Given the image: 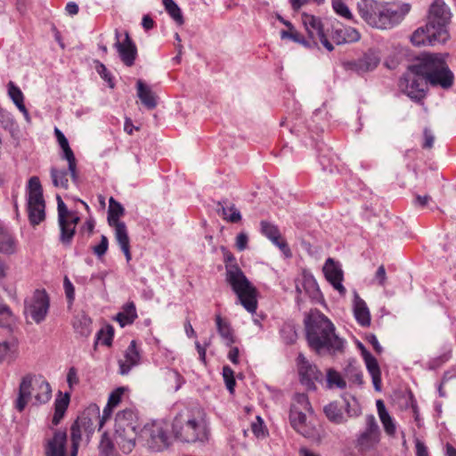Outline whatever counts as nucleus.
Wrapping results in <instances>:
<instances>
[{
	"label": "nucleus",
	"mask_w": 456,
	"mask_h": 456,
	"mask_svg": "<svg viewBox=\"0 0 456 456\" xmlns=\"http://www.w3.org/2000/svg\"><path fill=\"white\" fill-rule=\"evenodd\" d=\"M305 338L309 347L318 354L343 353L345 341L336 334L331 321L317 309H312L304 319Z\"/></svg>",
	"instance_id": "1"
},
{
	"label": "nucleus",
	"mask_w": 456,
	"mask_h": 456,
	"mask_svg": "<svg viewBox=\"0 0 456 456\" xmlns=\"http://www.w3.org/2000/svg\"><path fill=\"white\" fill-rule=\"evenodd\" d=\"M409 4H389L376 0H360L357 11L361 18L370 27L387 29L399 24L410 12Z\"/></svg>",
	"instance_id": "2"
},
{
	"label": "nucleus",
	"mask_w": 456,
	"mask_h": 456,
	"mask_svg": "<svg viewBox=\"0 0 456 456\" xmlns=\"http://www.w3.org/2000/svg\"><path fill=\"white\" fill-rule=\"evenodd\" d=\"M225 266V281L231 286L241 305L253 314L257 309L256 288L248 281L239 266L234 255L224 246L221 247Z\"/></svg>",
	"instance_id": "3"
},
{
	"label": "nucleus",
	"mask_w": 456,
	"mask_h": 456,
	"mask_svg": "<svg viewBox=\"0 0 456 456\" xmlns=\"http://www.w3.org/2000/svg\"><path fill=\"white\" fill-rule=\"evenodd\" d=\"M175 437L183 443L204 442L208 439L206 413L200 407L179 412L172 423Z\"/></svg>",
	"instance_id": "4"
},
{
	"label": "nucleus",
	"mask_w": 456,
	"mask_h": 456,
	"mask_svg": "<svg viewBox=\"0 0 456 456\" xmlns=\"http://www.w3.org/2000/svg\"><path fill=\"white\" fill-rule=\"evenodd\" d=\"M410 69L427 79L432 86L449 89L453 85V73L440 53H422L416 57Z\"/></svg>",
	"instance_id": "5"
},
{
	"label": "nucleus",
	"mask_w": 456,
	"mask_h": 456,
	"mask_svg": "<svg viewBox=\"0 0 456 456\" xmlns=\"http://www.w3.org/2000/svg\"><path fill=\"white\" fill-rule=\"evenodd\" d=\"M51 397L52 388L45 378L42 375L27 373L20 379L14 406L19 412H22L33 399L34 404L40 405L46 403Z\"/></svg>",
	"instance_id": "6"
},
{
	"label": "nucleus",
	"mask_w": 456,
	"mask_h": 456,
	"mask_svg": "<svg viewBox=\"0 0 456 456\" xmlns=\"http://www.w3.org/2000/svg\"><path fill=\"white\" fill-rule=\"evenodd\" d=\"M27 210L32 226L38 225L45 219V201L38 176H32L28 180Z\"/></svg>",
	"instance_id": "7"
},
{
	"label": "nucleus",
	"mask_w": 456,
	"mask_h": 456,
	"mask_svg": "<svg viewBox=\"0 0 456 456\" xmlns=\"http://www.w3.org/2000/svg\"><path fill=\"white\" fill-rule=\"evenodd\" d=\"M301 20L307 34L305 37V41L311 43L310 45H305V48L312 49L322 45L329 52L334 50V46L324 30L321 18L303 12L301 14Z\"/></svg>",
	"instance_id": "8"
},
{
	"label": "nucleus",
	"mask_w": 456,
	"mask_h": 456,
	"mask_svg": "<svg viewBox=\"0 0 456 456\" xmlns=\"http://www.w3.org/2000/svg\"><path fill=\"white\" fill-rule=\"evenodd\" d=\"M58 202V222L61 229L60 241L64 246H69L76 233V227L80 221L77 213L68 209L60 196H57Z\"/></svg>",
	"instance_id": "9"
},
{
	"label": "nucleus",
	"mask_w": 456,
	"mask_h": 456,
	"mask_svg": "<svg viewBox=\"0 0 456 456\" xmlns=\"http://www.w3.org/2000/svg\"><path fill=\"white\" fill-rule=\"evenodd\" d=\"M429 82L419 74L411 70L410 66L407 71L399 80V87L411 100L420 102L424 100L428 90Z\"/></svg>",
	"instance_id": "10"
},
{
	"label": "nucleus",
	"mask_w": 456,
	"mask_h": 456,
	"mask_svg": "<svg viewBox=\"0 0 456 456\" xmlns=\"http://www.w3.org/2000/svg\"><path fill=\"white\" fill-rule=\"evenodd\" d=\"M296 362L300 383L308 390H315V383H322L323 380L322 372L315 364L311 363L302 353L298 354Z\"/></svg>",
	"instance_id": "11"
},
{
	"label": "nucleus",
	"mask_w": 456,
	"mask_h": 456,
	"mask_svg": "<svg viewBox=\"0 0 456 456\" xmlns=\"http://www.w3.org/2000/svg\"><path fill=\"white\" fill-rule=\"evenodd\" d=\"M366 428L357 438L356 448L361 453L375 448L379 441V428L373 415H368L365 419Z\"/></svg>",
	"instance_id": "12"
},
{
	"label": "nucleus",
	"mask_w": 456,
	"mask_h": 456,
	"mask_svg": "<svg viewBox=\"0 0 456 456\" xmlns=\"http://www.w3.org/2000/svg\"><path fill=\"white\" fill-rule=\"evenodd\" d=\"M451 19V12L444 0H434L429 7L428 23L437 31L448 32L446 27Z\"/></svg>",
	"instance_id": "13"
},
{
	"label": "nucleus",
	"mask_w": 456,
	"mask_h": 456,
	"mask_svg": "<svg viewBox=\"0 0 456 456\" xmlns=\"http://www.w3.org/2000/svg\"><path fill=\"white\" fill-rule=\"evenodd\" d=\"M50 308V297L45 289H37L26 309L37 323L43 322Z\"/></svg>",
	"instance_id": "14"
},
{
	"label": "nucleus",
	"mask_w": 456,
	"mask_h": 456,
	"mask_svg": "<svg viewBox=\"0 0 456 456\" xmlns=\"http://www.w3.org/2000/svg\"><path fill=\"white\" fill-rule=\"evenodd\" d=\"M449 38V33L444 31H437L429 28V24L417 28L411 36V42L416 46L430 45H434L436 43H444Z\"/></svg>",
	"instance_id": "15"
},
{
	"label": "nucleus",
	"mask_w": 456,
	"mask_h": 456,
	"mask_svg": "<svg viewBox=\"0 0 456 456\" xmlns=\"http://www.w3.org/2000/svg\"><path fill=\"white\" fill-rule=\"evenodd\" d=\"M141 436L146 439L148 447L152 451H162L168 446V436L160 425L144 427L141 430Z\"/></svg>",
	"instance_id": "16"
},
{
	"label": "nucleus",
	"mask_w": 456,
	"mask_h": 456,
	"mask_svg": "<svg viewBox=\"0 0 456 456\" xmlns=\"http://www.w3.org/2000/svg\"><path fill=\"white\" fill-rule=\"evenodd\" d=\"M94 430V422L86 413L78 416L70 427L71 450L69 456H77L82 440V432L91 433Z\"/></svg>",
	"instance_id": "17"
},
{
	"label": "nucleus",
	"mask_w": 456,
	"mask_h": 456,
	"mask_svg": "<svg viewBox=\"0 0 456 456\" xmlns=\"http://www.w3.org/2000/svg\"><path fill=\"white\" fill-rule=\"evenodd\" d=\"M118 35V32L116 31L117 42L114 46L117 49L123 64L126 67H132L134 65L135 60L138 56L137 47L127 31L125 32V38L123 41H119Z\"/></svg>",
	"instance_id": "18"
},
{
	"label": "nucleus",
	"mask_w": 456,
	"mask_h": 456,
	"mask_svg": "<svg viewBox=\"0 0 456 456\" xmlns=\"http://www.w3.org/2000/svg\"><path fill=\"white\" fill-rule=\"evenodd\" d=\"M53 436L45 439V456H66L67 432L66 430L54 429Z\"/></svg>",
	"instance_id": "19"
},
{
	"label": "nucleus",
	"mask_w": 456,
	"mask_h": 456,
	"mask_svg": "<svg viewBox=\"0 0 456 456\" xmlns=\"http://www.w3.org/2000/svg\"><path fill=\"white\" fill-rule=\"evenodd\" d=\"M140 425L134 411L126 409L119 411L115 419V433H139Z\"/></svg>",
	"instance_id": "20"
},
{
	"label": "nucleus",
	"mask_w": 456,
	"mask_h": 456,
	"mask_svg": "<svg viewBox=\"0 0 456 456\" xmlns=\"http://www.w3.org/2000/svg\"><path fill=\"white\" fill-rule=\"evenodd\" d=\"M322 271L326 280L333 288L341 295H345L346 289L342 284L344 274L339 264L330 257L326 260Z\"/></svg>",
	"instance_id": "21"
},
{
	"label": "nucleus",
	"mask_w": 456,
	"mask_h": 456,
	"mask_svg": "<svg viewBox=\"0 0 456 456\" xmlns=\"http://www.w3.org/2000/svg\"><path fill=\"white\" fill-rule=\"evenodd\" d=\"M261 232L273 241L287 256L291 255L290 248L286 240L281 236L278 226L267 222L262 221Z\"/></svg>",
	"instance_id": "22"
},
{
	"label": "nucleus",
	"mask_w": 456,
	"mask_h": 456,
	"mask_svg": "<svg viewBox=\"0 0 456 456\" xmlns=\"http://www.w3.org/2000/svg\"><path fill=\"white\" fill-rule=\"evenodd\" d=\"M71 325L77 338H87L92 334L93 321L85 311H79L74 314Z\"/></svg>",
	"instance_id": "23"
},
{
	"label": "nucleus",
	"mask_w": 456,
	"mask_h": 456,
	"mask_svg": "<svg viewBox=\"0 0 456 456\" xmlns=\"http://www.w3.org/2000/svg\"><path fill=\"white\" fill-rule=\"evenodd\" d=\"M124 358V360L118 361L119 373L121 375L127 374L134 366L140 363L141 354L135 340L131 341L125 351Z\"/></svg>",
	"instance_id": "24"
},
{
	"label": "nucleus",
	"mask_w": 456,
	"mask_h": 456,
	"mask_svg": "<svg viewBox=\"0 0 456 456\" xmlns=\"http://www.w3.org/2000/svg\"><path fill=\"white\" fill-rule=\"evenodd\" d=\"M379 63V58L373 51L369 50L361 58L347 62V67L358 73H363L374 69Z\"/></svg>",
	"instance_id": "25"
},
{
	"label": "nucleus",
	"mask_w": 456,
	"mask_h": 456,
	"mask_svg": "<svg viewBox=\"0 0 456 456\" xmlns=\"http://www.w3.org/2000/svg\"><path fill=\"white\" fill-rule=\"evenodd\" d=\"M362 355L364 359L367 370L371 376L372 382L376 390H380L381 386V371L377 359L361 345Z\"/></svg>",
	"instance_id": "26"
},
{
	"label": "nucleus",
	"mask_w": 456,
	"mask_h": 456,
	"mask_svg": "<svg viewBox=\"0 0 456 456\" xmlns=\"http://www.w3.org/2000/svg\"><path fill=\"white\" fill-rule=\"evenodd\" d=\"M331 37L338 45L348 44L360 40L361 34L354 28L340 25L338 28L333 29Z\"/></svg>",
	"instance_id": "27"
},
{
	"label": "nucleus",
	"mask_w": 456,
	"mask_h": 456,
	"mask_svg": "<svg viewBox=\"0 0 456 456\" xmlns=\"http://www.w3.org/2000/svg\"><path fill=\"white\" fill-rule=\"evenodd\" d=\"M110 226L114 228L115 238L119 244L121 250L124 252L126 261L129 262L132 256L130 251V240L126 224H116Z\"/></svg>",
	"instance_id": "28"
},
{
	"label": "nucleus",
	"mask_w": 456,
	"mask_h": 456,
	"mask_svg": "<svg viewBox=\"0 0 456 456\" xmlns=\"http://www.w3.org/2000/svg\"><path fill=\"white\" fill-rule=\"evenodd\" d=\"M216 212L222 216V218L232 224H237L241 220V215L240 211L235 208L234 204L227 207V200H222L216 202Z\"/></svg>",
	"instance_id": "29"
},
{
	"label": "nucleus",
	"mask_w": 456,
	"mask_h": 456,
	"mask_svg": "<svg viewBox=\"0 0 456 456\" xmlns=\"http://www.w3.org/2000/svg\"><path fill=\"white\" fill-rule=\"evenodd\" d=\"M136 86L137 95L142 104L149 110L155 109L158 104L157 96L151 89L141 79L137 80Z\"/></svg>",
	"instance_id": "30"
},
{
	"label": "nucleus",
	"mask_w": 456,
	"mask_h": 456,
	"mask_svg": "<svg viewBox=\"0 0 456 456\" xmlns=\"http://www.w3.org/2000/svg\"><path fill=\"white\" fill-rule=\"evenodd\" d=\"M216 324L217 331L222 338L225 340L226 346H231L233 345L236 342V337L231 323L226 319H224L221 314H216Z\"/></svg>",
	"instance_id": "31"
},
{
	"label": "nucleus",
	"mask_w": 456,
	"mask_h": 456,
	"mask_svg": "<svg viewBox=\"0 0 456 456\" xmlns=\"http://www.w3.org/2000/svg\"><path fill=\"white\" fill-rule=\"evenodd\" d=\"M16 240L9 229L0 224V253L13 254L16 251Z\"/></svg>",
	"instance_id": "32"
},
{
	"label": "nucleus",
	"mask_w": 456,
	"mask_h": 456,
	"mask_svg": "<svg viewBox=\"0 0 456 456\" xmlns=\"http://www.w3.org/2000/svg\"><path fill=\"white\" fill-rule=\"evenodd\" d=\"M137 318L136 307L134 302H127L125 304L121 311L118 313L115 320L118 322L121 327L131 325Z\"/></svg>",
	"instance_id": "33"
},
{
	"label": "nucleus",
	"mask_w": 456,
	"mask_h": 456,
	"mask_svg": "<svg viewBox=\"0 0 456 456\" xmlns=\"http://www.w3.org/2000/svg\"><path fill=\"white\" fill-rule=\"evenodd\" d=\"M69 401L70 395L68 393L65 395H61V393H60L59 396L55 399L54 413L52 419V425L53 427L58 426L61 420L63 419L69 407Z\"/></svg>",
	"instance_id": "34"
},
{
	"label": "nucleus",
	"mask_w": 456,
	"mask_h": 456,
	"mask_svg": "<svg viewBox=\"0 0 456 456\" xmlns=\"http://www.w3.org/2000/svg\"><path fill=\"white\" fill-rule=\"evenodd\" d=\"M354 314L357 322L362 327L370 325V314L366 303L358 296L354 304Z\"/></svg>",
	"instance_id": "35"
},
{
	"label": "nucleus",
	"mask_w": 456,
	"mask_h": 456,
	"mask_svg": "<svg viewBox=\"0 0 456 456\" xmlns=\"http://www.w3.org/2000/svg\"><path fill=\"white\" fill-rule=\"evenodd\" d=\"M280 35L282 40H289L305 47L311 44L305 41V36L299 32L291 22L288 23L285 28L280 31Z\"/></svg>",
	"instance_id": "36"
},
{
	"label": "nucleus",
	"mask_w": 456,
	"mask_h": 456,
	"mask_svg": "<svg viewBox=\"0 0 456 456\" xmlns=\"http://www.w3.org/2000/svg\"><path fill=\"white\" fill-rule=\"evenodd\" d=\"M116 442L124 453H130L135 447L138 433H115Z\"/></svg>",
	"instance_id": "37"
},
{
	"label": "nucleus",
	"mask_w": 456,
	"mask_h": 456,
	"mask_svg": "<svg viewBox=\"0 0 456 456\" xmlns=\"http://www.w3.org/2000/svg\"><path fill=\"white\" fill-rule=\"evenodd\" d=\"M323 412L326 418L334 424H341L346 421L343 413V406L339 405L338 402H331L325 405Z\"/></svg>",
	"instance_id": "38"
},
{
	"label": "nucleus",
	"mask_w": 456,
	"mask_h": 456,
	"mask_svg": "<svg viewBox=\"0 0 456 456\" xmlns=\"http://www.w3.org/2000/svg\"><path fill=\"white\" fill-rule=\"evenodd\" d=\"M8 94L19 110L22 112L27 118H28L29 114L24 104V95L21 90L12 81L8 83Z\"/></svg>",
	"instance_id": "39"
},
{
	"label": "nucleus",
	"mask_w": 456,
	"mask_h": 456,
	"mask_svg": "<svg viewBox=\"0 0 456 456\" xmlns=\"http://www.w3.org/2000/svg\"><path fill=\"white\" fill-rule=\"evenodd\" d=\"M289 420L293 428L303 436H306V416L304 412L292 407L289 412Z\"/></svg>",
	"instance_id": "40"
},
{
	"label": "nucleus",
	"mask_w": 456,
	"mask_h": 456,
	"mask_svg": "<svg viewBox=\"0 0 456 456\" xmlns=\"http://www.w3.org/2000/svg\"><path fill=\"white\" fill-rule=\"evenodd\" d=\"M109 210H108V223L109 225H114L116 224H122L123 222L119 220L121 216L125 214V208L123 206L114 200L112 197L109 201Z\"/></svg>",
	"instance_id": "41"
},
{
	"label": "nucleus",
	"mask_w": 456,
	"mask_h": 456,
	"mask_svg": "<svg viewBox=\"0 0 456 456\" xmlns=\"http://www.w3.org/2000/svg\"><path fill=\"white\" fill-rule=\"evenodd\" d=\"M377 409L379 412V419L383 424L385 431L388 435H394L395 432V426L393 423V420L386 410L385 404L382 400L377 401Z\"/></svg>",
	"instance_id": "42"
},
{
	"label": "nucleus",
	"mask_w": 456,
	"mask_h": 456,
	"mask_svg": "<svg viewBox=\"0 0 456 456\" xmlns=\"http://www.w3.org/2000/svg\"><path fill=\"white\" fill-rule=\"evenodd\" d=\"M114 338V328L108 324L104 328H102L96 333V339L94 345V350H96L98 344L102 346H106L108 347L112 346V341Z\"/></svg>",
	"instance_id": "43"
},
{
	"label": "nucleus",
	"mask_w": 456,
	"mask_h": 456,
	"mask_svg": "<svg viewBox=\"0 0 456 456\" xmlns=\"http://www.w3.org/2000/svg\"><path fill=\"white\" fill-rule=\"evenodd\" d=\"M69 169H59L55 167H53L50 171L53 184L55 187H60L67 190L69 188Z\"/></svg>",
	"instance_id": "44"
},
{
	"label": "nucleus",
	"mask_w": 456,
	"mask_h": 456,
	"mask_svg": "<svg viewBox=\"0 0 456 456\" xmlns=\"http://www.w3.org/2000/svg\"><path fill=\"white\" fill-rule=\"evenodd\" d=\"M61 148L63 151V158L67 159L69 163V171L72 178V181L74 183H77L78 180V171L77 167V159L75 158L74 152L69 147V144L62 146Z\"/></svg>",
	"instance_id": "45"
},
{
	"label": "nucleus",
	"mask_w": 456,
	"mask_h": 456,
	"mask_svg": "<svg viewBox=\"0 0 456 456\" xmlns=\"http://www.w3.org/2000/svg\"><path fill=\"white\" fill-rule=\"evenodd\" d=\"M126 391H127V388L120 387L111 392L107 407L103 411V418L110 414L114 407L118 405Z\"/></svg>",
	"instance_id": "46"
},
{
	"label": "nucleus",
	"mask_w": 456,
	"mask_h": 456,
	"mask_svg": "<svg viewBox=\"0 0 456 456\" xmlns=\"http://www.w3.org/2000/svg\"><path fill=\"white\" fill-rule=\"evenodd\" d=\"M14 316L10 307L4 303L0 296V327L10 328L13 323Z\"/></svg>",
	"instance_id": "47"
},
{
	"label": "nucleus",
	"mask_w": 456,
	"mask_h": 456,
	"mask_svg": "<svg viewBox=\"0 0 456 456\" xmlns=\"http://www.w3.org/2000/svg\"><path fill=\"white\" fill-rule=\"evenodd\" d=\"M163 5L167 12L175 20L179 25L183 24L184 20L179 6L173 0H162Z\"/></svg>",
	"instance_id": "48"
},
{
	"label": "nucleus",
	"mask_w": 456,
	"mask_h": 456,
	"mask_svg": "<svg viewBox=\"0 0 456 456\" xmlns=\"http://www.w3.org/2000/svg\"><path fill=\"white\" fill-rule=\"evenodd\" d=\"M327 383L330 387H337L343 389L346 387V383L339 372L333 369H329L327 371Z\"/></svg>",
	"instance_id": "49"
},
{
	"label": "nucleus",
	"mask_w": 456,
	"mask_h": 456,
	"mask_svg": "<svg viewBox=\"0 0 456 456\" xmlns=\"http://www.w3.org/2000/svg\"><path fill=\"white\" fill-rule=\"evenodd\" d=\"M331 4L334 12L338 15L348 20H354V16L344 0H331Z\"/></svg>",
	"instance_id": "50"
},
{
	"label": "nucleus",
	"mask_w": 456,
	"mask_h": 456,
	"mask_svg": "<svg viewBox=\"0 0 456 456\" xmlns=\"http://www.w3.org/2000/svg\"><path fill=\"white\" fill-rule=\"evenodd\" d=\"M281 336L286 345H293L297 339V333L294 326L284 324L281 329Z\"/></svg>",
	"instance_id": "51"
},
{
	"label": "nucleus",
	"mask_w": 456,
	"mask_h": 456,
	"mask_svg": "<svg viewBox=\"0 0 456 456\" xmlns=\"http://www.w3.org/2000/svg\"><path fill=\"white\" fill-rule=\"evenodd\" d=\"M223 377L225 382L227 389L231 392H234V387L236 386V381L234 379V371L230 366L223 367Z\"/></svg>",
	"instance_id": "52"
},
{
	"label": "nucleus",
	"mask_w": 456,
	"mask_h": 456,
	"mask_svg": "<svg viewBox=\"0 0 456 456\" xmlns=\"http://www.w3.org/2000/svg\"><path fill=\"white\" fill-rule=\"evenodd\" d=\"M95 69L102 79H104L110 88H114L115 83L111 73L108 70L106 66L99 61H95Z\"/></svg>",
	"instance_id": "53"
},
{
	"label": "nucleus",
	"mask_w": 456,
	"mask_h": 456,
	"mask_svg": "<svg viewBox=\"0 0 456 456\" xmlns=\"http://www.w3.org/2000/svg\"><path fill=\"white\" fill-rule=\"evenodd\" d=\"M109 248V240L105 235L101 236V241L99 244L92 247L93 253L99 258L103 256Z\"/></svg>",
	"instance_id": "54"
},
{
	"label": "nucleus",
	"mask_w": 456,
	"mask_h": 456,
	"mask_svg": "<svg viewBox=\"0 0 456 456\" xmlns=\"http://www.w3.org/2000/svg\"><path fill=\"white\" fill-rule=\"evenodd\" d=\"M291 8L294 12H298L304 5H306L310 3H314L317 5H320L324 3V0H289Z\"/></svg>",
	"instance_id": "55"
},
{
	"label": "nucleus",
	"mask_w": 456,
	"mask_h": 456,
	"mask_svg": "<svg viewBox=\"0 0 456 456\" xmlns=\"http://www.w3.org/2000/svg\"><path fill=\"white\" fill-rule=\"evenodd\" d=\"M63 285L69 304L72 305L75 299V288L67 276L64 278Z\"/></svg>",
	"instance_id": "56"
},
{
	"label": "nucleus",
	"mask_w": 456,
	"mask_h": 456,
	"mask_svg": "<svg viewBox=\"0 0 456 456\" xmlns=\"http://www.w3.org/2000/svg\"><path fill=\"white\" fill-rule=\"evenodd\" d=\"M248 237L245 232H240L236 237L235 246L239 251H243L248 248Z\"/></svg>",
	"instance_id": "57"
},
{
	"label": "nucleus",
	"mask_w": 456,
	"mask_h": 456,
	"mask_svg": "<svg viewBox=\"0 0 456 456\" xmlns=\"http://www.w3.org/2000/svg\"><path fill=\"white\" fill-rule=\"evenodd\" d=\"M251 430L256 437L263 436L264 433V422L260 417H256V421L251 424Z\"/></svg>",
	"instance_id": "58"
},
{
	"label": "nucleus",
	"mask_w": 456,
	"mask_h": 456,
	"mask_svg": "<svg viewBox=\"0 0 456 456\" xmlns=\"http://www.w3.org/2000/svg\"><path fill=\"white\" fill-rule=\"evenodd\" d=\"M423 137H424V142L422 143V148L423 149H431L433 147L434 141H435V137L432 134L431 131L428 128H425L424 132H423Z\"/></svg>",
	"instance_id": "59"
},
{
	"label": "nucleus",
	"mask_w": 456,
	"mask_h": 456,
	"mask_svg": "<svg viewBox=\"0 0 456 456\" xmlns=\"http://www.w3.org/2000/svg\"><path fill=\"white\" fill-rule=\"evenodd\" d=\"M101 450L105 456H110L114 451L113 443L109 439H102L101 442Z\"/></svg>",
	"instance_id": "60"
},
{
	"label": "nucleus",
	"mask_w": 456,
	"mask_h": 456,
	"mask_svg": "<svg viewBox=\"0 0 456 456\" xmlns=\"http://www.w3.org/2000/svg\"><path fill=\"white\" fill-rule=\"evenodd\" d=\"M67 382H68L69 387H72L74 385H77L79 383L77 371L75 367L69 368L68 374H67Z\"/></svg>",
	"instance_id": "61"
},
{
	"label": "nucleus",
	"mask_w": 456,
	"mask_h": 456,
	"mask_svg": "<svg viewBox=\"0 0 456 456\" xmlns=\"http://www.w3.org/2000/svg\"><path fill=\"white\" fill-rule=\"evenodd\" d=\"M375 280L377 281V282L379 286H385L386 281H387V273H386L385 266L383 265H381L378 268V270L375 273Z\"/></svg>",
	"instance_id": "62"
},
{
	"label": "nucleus",
	"mask_w": 456,
	"mask_h": 456,
	"mask_svg": "<svg viewBox=\"0 0 456 456\" xmlns=\"http://www.w3.org/2000/svg\"><path fill=\"white\" fill-rule=\"evenodd\" d=\"M366 341L371 345L373 350L378 354H380L383 351L381 346L379 345L377 337L374 334H369L366 337Z\"/></svg>",
	"instance_id": "63"
},
{
	"label": "nucleus",
	"mask_w": 456,
	"mask_h": 456,
	"mask_svg": "<svg viewBox=\"0 0 456 456\" xmlns=\"http://www.w3.org/2000/svg\"><path fill=\"white\" fill-rule=\"evenodd\" d=\"M230 347L229 353H228V359L233 363V364H239L240 363V349L237 346H232V345Z\"/></svg>",
	"instance_id": "64"
}]
</instances>
